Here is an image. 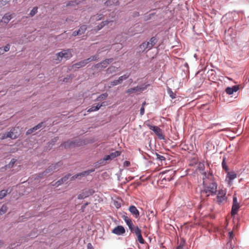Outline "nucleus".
Wrapping results in <instances>:
<instances>
[{"label": "nucleus", "instance_id": "5", "mask_svg": "<svg viewBox=\"0 0 249 249\" xmlns=\"http://www.w3.org/2000/svg\"><path fill=\"white\" fill-rule=\"evenodd\" d=\"M113 60V59L108 58L102 61L101 62L96 64L94 66V68L102 70L103 68H106Z\"/></svg>", "mask_w": 249, "mask_h": 249}, {"label": "nucleus", "instance_id": "11", "mask_svg": "<svg viewBox=\"0 0 249 249\" xmlns=\"http://www.w3.org/2000/svg\"><path fill=\"white\" fill-rule=\"evenodd\" d=\"M70 175L68 174L63 178H61L60 179L58 180L56 182H55L54 183H53V182H52L51 184L53 186H56L58 187L59 185L62 184L65 182H66L70 178Z\"/></svg>", "mask_w": 249, "mask_h": 249}, {"label": "nucleus", "instance_id": "33", "mask_svg": "<svg viewBox=\"0 0 249 249\" xmlns=\"http://www.w3.org/2000/svg\"><path fill=\"white\" fill-rule=\"evenodd\" d=\"M167 92L168 94L169 95L170 97L172 99H175L176 97V94L175 93H174L171 89L168 88L167 89Z\"/></svg>", "mask_w": 249, "mask_h": 249}, {"label": "nucleus", "instance_id": "43", "mask_svg": "<svg viewBox=\"0 0 249 249\" xmlns=\"http://www.w3.org/2000/svg\"><path fill=\"white\" fill-rule=\"evenodd\" d=\"M37 12V8L36 7H35L33 8V9L31 11L29 15L31 17L34 16L35 14H36Z\"/></svg>", "mask_w": 249, "mask_h": 249}, {"label": "nucleus", "instance_id": "28", "mask_svg": "<svg viewBox=\"0 0 249 249\" xmlns=\"http://www.w3.org/2000/svg\"><path fill=\"white\" fill-rule=\"evenodd\" d=\"M119 3V2L118 0H108L105 3L107 5H111L112 4L117 5Z\"/></svg>", "mask_w": 249, "mask_h": 249}, {"label": "nucleus", "instance_id": "8", "mask_svg": "<svg viewBox=\"0 0 249 249\" xmlns=\"http://www.w3.org/2000/svg\"><path fill=\"white\" fill-rule=\"evenodd\" d=\"M58 56L60 58L64 57L66 59H70L72 57V54L71 50H63L58 53Z\"/></svg>", "mask_w": 249, "mask_h": 249}, {"label": "nucleus", "instance_id": "13", "mask_svg": "<svg viewBox=\"0 0 249 249\" xmlns=\"http://www.w3.org/2000/svg\"><path fill=\"white\" fill-rule=\"evenodd\" d=\"M234 234L232 231L229 232V241L226 244L227 249H233L232 246V239L233 238Z\"/></svg>", "mask_w": 249, "mask_h": 249}, {"label": "nucleus", "instance_id": "56", "mask_svg": "<svg viewBox=\"0 0 249 249\" xmlns=\"http://www.w3.org/2000/svg\"><path fill=\"white\" fill-rule=\"evenodd\" d=\"M79 35H80V33H79V32H78V31H75L72 33V35L73 36H76Z\"/></svg>", "mask_w": 249, "mask_h": 249}, {"label": "nucleus", "instance_id": "40", "mask_svg": "<svg viewBox=\"0 0 249 249\" xmlns=\"http://www.w3.org/2000/svg\"><path fill=\"white\" fill-rule=\"evenodd\" d=\"M226 158L225 157H224L223 159V160H222V167L225 170V171H228L229 170V168H228V166L226 164Z\"/></svg>", "mask_w": 249, "mask_h": 249}, {"label": "nucleus", "instance_id": "39", "mask_svg": "<svg viewBox=\"0 0 249 249\" xmlns=\"http://www.w3.org/2000/svg\"><path fill=\"white\" fill-rule=\"evenodd\" d=\"M185 244V241L184 239H181L179 245L177 247V249H183Z\"/></svg>", "mask_w": 249, "mask_h": 249}, {"label": "nucleus", "instance_id": "48", "mask_svg": "<svg viewBox=\"0 0 249 249\" xmlns=\"http://www.w3.org/2000/svg\"><path fill=\"white\" fill-rule=\"evenodd\" d=\"M111 154H112L113 157L115 158L121 155V152H120L119 151H116L114 152L111 153Z\"/></svg>", "mask_w": 249, "mask_h": 249}, {"label": "nucleus", "instance_id": "16", "mask_svg": "<svg viewBox=\"0 0 249 249\" xmlns=\"http://www.w3.org/2000/svg\"><path fill=\"white\" fill-rule=\"evenodd\" d=\"M129 211L136 218H138L140 217V213L135 206L133 205L130 206L129 207Z\"/></svg>", "mask_w": 249, "mask_h": 249}, {"label": "nucleus", "instance_id": "22", "mask_svg": "<svg viewBox=\"0 0 249 249\" xmlns=\"http://www.w3.org/2000/svg\"><path fill=\"white\" fill-rule=\"evenodd\" d=\"M118 69V68L115 66H111L106 70V73L107 74H112L115 72L117 71Z\"/></svg>", "mask_w": 249, "mask_h": 249}, {"label": "nucleus", "instance_id": "1", "mask_svg": "<svg viewBox=\"0 0 249 249\" xmlns=\"http://www.w3.org/2000/svg\"><path fill=\"white\" fill-rule=\"evenodd\" d=\"M203 175V189L202 193L206 194L207 196L215 195L217 191V184L213 175L210 172H205Z\"/></svg>", "mask_w": 249, "mask_h": 249}, {"label": "nucleus", "instance_id": "34", "mask_svg": "<svg viewBox=\"0 0 249 249\" xmlns=\"http://www.w3.org/2000/svg\"><path fill=\"white\" fill-rule=\"evenodd\" d=\"M123 219L127 225L132 222V220L130 218L126 215H123L122 216Z\"/></svg>", "mask_w": 249, "mask_h": 249}, {"label": "nucleus", "instance_id": "52", "mask_svg": "<svg viewBox=\"0 0 249 249\" xmlns=\"http://www.w3.org/2000/svg\"><path fill=\"white\" fill-rule=\"evenodd\" d=\"M130 162L129 161L126 160L124 162V166L125 167H128V166H130Z\"/></svg>", "mask_w": 249, "mask_h": 249}, {"label": "nucleus", "instance_id": "18", "mask_svg": "<svg viewBox=\"0 0 249 249\" xmlns=\"http://www.w3.org/2000/svg\"><path fill=\"white\" fill-rule=\"evenodd\" d=\"M7 134L8 138L11 139H16L19 135L18 132H15V128H13L11 131L7 132Z\"/></svg>", "mask_w": 249, "mask_h": 249}, {"label": "nucleus", "instance_id": "3", "mask_svg": "<svg viewBox=\"0 0 249 249\" xmlns=\"http://www.w3.org/2000/svg\"><path fill=\"white\" fill-rule=\"evenodd\" d=\"M226 193L227 192L225 189H219L218 190L216 196V201L219 204H221V203L226 202Z\"/></svg>", "mask_w": 249, "mask_h": 249}, {"label": "nucleus", "instance_id": "12", "mask_svg": "<svg viewBox=\"0 0 249 249\" xmlns=\"http://www.w3.org/2000/svg\"><path fill=\"white\" fill-rule=\"evenodd\" d=\"M93 193V191L92 190H84L82 193L79 194L78 196V198L79 199H82L87 197L89 196Z\"/></svg>", "mask_w": 249, "mask_h": 249}, {"label": "nucleus", "instance_id": "49", "mask_svg": "<svg viewBox=\"0 0 249 249\" xmlns=\"http://www.w3.org/2000/svg\"><path fill=\"white\" fill-rule=\"evenodd\" d=\"M16 160L14 159H12L10 163H9L8 164V166L9 168L10 167H12L14 165V164H15V163L16 162Z\"/></svg>", "mask_w": 249, "mask_h": 249}, {"label": "nucleus", "instance_id": "7", "mask_svg": "<svg viewBox=\"0 0 249 249\" xmlns=\"http://www.w3.org/2000/svg\"><path fill=\"white\" fill-rule=\"evenodd\" d=\"M239 208L240 205L237 202V198L236 196H234L233 198V204L231 211V215H234L236 214Z\"/></svg>", "mask_w": 249, "mask_h": 249}, {"label": "nucleus", "instance_id": "61", "mask_svg": "<svg viewBox=\"0 0 249 249\" xmlns=\"http://www.w3.org/2000/svg\"><path fill=\"white\" fill-rule=\"evenodd\" d=\"M145 104H146L145 102H144L142 103V107H144V106H145Z\"/></svg>", "mask_w": 249, "mask_h": 249}, {"label": "nucleus", "instance_id": "27", "mask_svg": "<svg viewBox=\"0 0 249 249\" xmlns=\"http://www.w3.org/2000/svg\"><path fill=\"white\" fill-rule=\"evenodd\" d=\"M108 96V94L107 93H104L101 95H100L96 99L97 101H101L102 100H105Z\"/></svg>", "mask_w": 249, "mask_h": 249}, {"label": "nucleus", "instance_id": "32", "mask_svg": "<svg viewBox=\"0 0 249 249\" xmlns=\"http://www.w3.org/2000/svg\"><path fill=\"white\" fill-rule=\"evenodd\" d=\"M99 59V56L98 55H95L91 56V57L88 58V59H86V60H87L88 64L91 61H96L97 60Z\"/></svg>", "mask_w": 249, "mask_h": 249}, {"label": "nucleus", "instance_id": "30", "mask_svg": "<svg viewBox=\"0 0 249 249\" xmlns=\"http://www.w3.org/2000/svg\"><path fill=\"white\" fill-rule=\"evenodd\" d=\"M106 160L103 158V159L100 160L96 163H95L94 166L96 168L100 167L101 165L105 164Z\"/></svg>", "mask_w": 249, "mask_h": 249}, {"label": "nucleus", "instance_id": "24", "mask_svg": "<svg viewBox=\"0 0 249 249\" xmlns=\"http://www.w3.org/2000/svg\"><path fill=\"white\" fill-rule=\"evenodd\" d=\"M104 103H102L101 104H98L97 106H92L91 107H90V108H89L88 110V112H92V111H97L98 110H99L100 107L103 106V104Z\"/></svg>", "mask_w": 249, "mask_h": 249}, {"label": "nucleus", "instance_id": "29", "mask_svg": "<svg viewBox=\"0 0 249 249\" xmlns=\"http://www.w3.org/2000/svg\"><path fill=\"white\" fill-rule=\"evenodd\" d=\"M237 177L236 174L233 172H229L227 174V178H229V180H232L235 178Z\"/></svg>", "mask_w": 249, "mask_h": 249}, {"label": "nucleus", "instance_id": "58", "mask_svg": "<svg viewBox=\"0 0 249 249\" xmlns=\"http://www.w3.org/2000/svg\"><path fill=\"white\" fill-rule=\"evenodd\" d=\"M4 53V51H3V49L2 48H0V54H3Z\"/></svg>", "mask_w": 249, "mask_h": 249}, {"label": "nucleus", "instance_id": "54", "mask_svg": "<svg viewBox=\"0 0 249 249\" xmlns=\"http://www.w3.org/2000/svg\"><path fill=\"white\" fill-rule=\"evenodd\" d=\"M34 131H36V130L35 129H33V128H32L31 129H30L28 130L27 132H26V134H30L32 133H33Z\"/></svg>", "mask_w": 249, "mask_h": 249}, {"label": "nucleus", "instance_id": "14", "mask_svg": "<svg viewBox=\"0 0 249 249\" xmlns=\"http://www.w3.org/2000/svg\"><path fill=\"white\" fill-rule=\"evenodd\" d=\"M135 234L137 237V239L138 241L141 244H144L145 241L143 239L142 233H141V230L138 227H136V230L135 231Z\"/></svg>", "mask_w": 249, "mask_h": 249}, {"label": "nucleus", "instance_id": "25", "mask_svg": "<svg viewBox=\"0 0 249 249\" xmlns=\"http://www.w3.org/2000/svg\"><path fill=\"white\" fill-rule=\"evenodd\" d=\"M113 20H105L102 21L99 25L97 26V30H101L102 28H103L105 26L107 25L109 22H112Z\"/></svg>", "mask_w": 249, "mask_h": 249}, {"label": "nucleus", "instance_id": "10", "mask_svg": "<svg viewBox=\"0 0 249 249\" xmlns=\"http://www.w3.org/2000/svg\"><path fill=\"white\" fill-rule=\"evenodd\" d=\"M125 230L122 226L116 227L112 231V232L118 235L123 234L125 233Z\"/></svg>", "mask_w": 249, "mask_h": 249}, {"label": "nucleus", "instance_id": "51", "mask_svg": "<svg viewBox=\"0 0 249 249\" xmlns=\"http://www.w3.org/2000/svg\"><path fill=\"white\" fill-rule=\"evenodd\" d=\"M10 49V45L9 44H7V45H6L4 49H3V51H4V53L6 52H7Z\"/></svg>", "mask_w": 249, "mask_h": 249}, {"label": "nucleus", "instance_id": "62", "mask_svg": "<svg viewBox=\"0 0 249 249\" xmlns=\"http://www.w3.org/2000/svg\"><path fill=\"white\" fill-rule=\"evenodd\" d=\"M116 206L117 208H119V207H121V205L118 204L117 205H116Z\"/></svg>", "mask_w": 249, "mask_h": 249}, {"label": "nucleus", "instance_id": "50", "mask_svg": "<svg viewBox=\"0 0 249 249\" xmlns=\"http://www.w3.org/2000/svg\"><path fill=\"white\" fill-rule=\"evenodd\" d=\"M198 168H199V170L203 171L204 168V164L199 163L198 164Z\"/></svg>", "mask_w": 249, "mask_h": 249}, {"label": "nucleus", "instance_id": "19", "mask_svg": "<svg viewBox=\"0 0 249 249\" xmlns=\"http://www.w3.org/2000/svg\"><path fill=\"white\" fill-rule=\"evenodd\" d=\"M52 168H50V166L43 172L38 174L37 177L35 179L42 178L45 176H46L47 174H52L51 170Z\"/></svg>", "mask_w": 249, "mask_h": 249}, {"label": "nucleus", "instance_id": "46", "mask_svg": "<svg viewBox=\"0 0 249 249\" xmlns=\"http://www.w3.org/2000/svg\"><path fill=\"white\" fill-rule=\"evenodd\" d=\"M110 84V86H109V87L111 88V87H113V86H116V85H117L118 84H120L118 81V79H117V80H113V81L111 82Z\"/></svg>", "mask_w": 249, "mask_h": 249}, {"label": "nucleus", "instance_id": "20", "mask_svg": "<svg viewBox=\"0 0 249 249\" xmlns=\"http://www.w3.org/2000/svg\"><path fill=\"white\" fill-rule=\"evenodd\" d=\"M88 64L87 60L86 59H84L80 62L76 63L72 65L73 68H75L77 69H79L82 67H84Z\"/></svg>", "mask_w": 249, "mask_h": 249}, {"label": "nucleus", "instance_id": "15", "mask_svg": "<svg viewBox=\"0 0 249 249\" xmlns=\"http://www.w3.org/2000/svg\"><path fill=\"white\" fill-rule=\"evenodd\" d=\"M239 89L238 85L233 86L232 87H228L225 89V92L229 95L233 94L234 92L237 91Z\"/></svg>", "mask_w": 249, "mask_h": 249}, {"label": "nucleus", "instance_id": "4", "mask_svg": "<svg viewBox=\"0 0 249 249\" xmlns=\"http://www.w3.org/2000/svg\"><path fill=\"white\" fill-rule=\"evenodd\" d=\"M83 144V142L81 141H68L61 144L62 146L65 148H71L75 146H80Z\"/></svg>", "mask_w": 249, "mask_h": 249}, {"label": "nucleus", "instance_id": "26", "mask_svg": "<svg viewBox=\"0 0 249 249\" xmlns=\"http://www.w3.org/2000/svg\"><path fill=\"white\" fill-rule=\"evenodd\" d=\"M62 165V163L59 161L57 163L50 165V168H53V170L57 171L59 169V167Z\"/></svg>", "mask_w": 249, "mask_h": 249}, {"label": "nucleus", "instance_id": "38", "mask_svg": "<svg viewBox=\"0 0 249 249\" xmlns=\"http://www.w3.org/2000/svg\"><path fill=\"white\" fill-rule=\"evenodd\" d=\"M103 18V15L102 14H99L97 16H93L91 17V18L93 20H95L96 21L100 20Z\"/></svg>", "mask_w": 249, "mask_h": 249}, {"label": "nucleus", "instance_id": "55", "mask_svg": "<svg viewBox=\"0 0 249 249\" xmlns=\"http://www.w3.org/2000/svg\"><path fill=\"white\" fill-rule=\"evenodd\" d=\"M104 159H105V160L106 161L108 160H111V159L109 155L105 156Z\"/></svg>", "mask_w": 249, "mask_h": 249}, {"label": "nucleus", "instance_id": "59", "mask_svg": "<svg viewBox=\"0 0 249 249\" xmlns=\"http://www.w3.org/2000/svg\"><path fill=\"white\" fill-rule=\"evenodd\" d=\"M88 205V203H86L84 206H82V209H84L85 207Z\"/></svg>", "mask_w": 249, "mask_h": 249}, {"label": "nucleus", "instance_id": "36", "mask_svg": "<svg viewBox=\"0 0 249 249\" xmlns=\"http://www.w3.org/2000/svg\"><path fill=\"white\" fill-rule=\"evenodd\" d=\"M87 26L85 25H83L80 27V28L79 29V30L78 31V32H79V33H80V35H82L85 32V31L87 30Z\"/></svg>", "mask_w": 249, "mask_h": 249}, {"label": "nucleus", "instance_id": "53", "mask_svg": "<svg viewBox=\"0 0 249 249\" xmlns=\"http://www.w3.org/2000/svg\"><path fill=\"white\" fill-rule=\"evenodd\" d=\"M144 114V107H142L140 109V114L141 116Z\"/></svg>", "mask_w": 249, "mask_h": 249}, {"label": "nucleus", "instance_id": "42", "mask_svg": "<svg viewBox=\"0 0 249 249\" xmlns=\"http://www.w3.org/2000/svg\"><path fill=\"white\" fill-rule=\"evenodd\" d=\"M7 194V190H1L0 191V199H2L4 198Z\"/></svg>", "mask_w": 249, "mask_h": 249}, {"label": "nucleus", "instance_id": "60", "mask_svg": "<svg viewBox=\"0 0 249 249\" xmlns=\"http://www.w3.org/2000/svg\"><path fill=\"white\" fill-rule=\"evenodd\" d=\"M110 156V158L111 159V160H112L113 159H114V158L113 157L112 154L111 153L110 154H109Z\"/></svg>", "mask_w": 249, "mask_h": 249}, {"label": "nucleus", "instance_id": "35", "mask_svg": "<svg viewBox=\"0 0 249 249\" xmlns=\"http://www.w3.org/2000/svg\"><path fill=\"white\" fill-rule=\"evenodd\" d=\"M7 211V207L5 205H3L0 209V215L4 214Z\"/></svg>", "mask_w": 249, "mask_h": 249}, {"label": "nucleus", "instance_id": "41", "mask_svg": "<svg viewBox=\"0 0 249 249\" xmlns=\"http://www.w3.org/2000/svg\"><path fill=\"white\" fill-rule=\"evenodd\" d=\"M157 42V39L155 37H152L150 39L149 41H148L149 44H150V45H151V48L156 44Z\"/></svg>", "mask_w": 249, "mask_h": 249}, {"label": "nucleus", "instance_id": "64", "mask_svg": "<svg viewBox=\"0 0 249 249\" xmlns=\"http://www.w3.org/2000/svg\"><path fill=\"white\" fill-rule=\"evenodd\" d=\"M53 140H55L54 141H56L58 140V138H55Z\"/></svg>", "mask_w": 249, "mask_h": 249}, {"label": "nucleus", "instance_id": "2", "mask_svg": "<svg viewBox=\"0 0 249 249\" xmlns=\"http://www.w3.org/2000/svg\"><path fill=\"white\" fill-rule=\"evenodd\" d=\"M149 129L152 130L160 140H164L165 137L163 134L162 130L157 126L153 125L150 124H146Z\"/></svg>", "mask_w": 249, "mask_h": 249}, {"label": "nucleus", "instance_id": "17", "mask_svg": "<svg viewBox=\"0 0 249 249\" xmlns=\"http://www.w3.org/2000/svg\"><path fill=\"white\" fill-rule=\"evenodd\" d=\"M143 90L144 88H142L141 87L137 86L136 87L128 89L126 90V93L128 94H131L135 92H140L143 91Z\"/></svg>", "mask_w": 249, "mask_h": 249}, {"label": "nucleus", "instance_id": "9", "mask_svg": "<svg viewBox=\"0 0 249 249\" xmlns=\"http://www.w3.org/2000/svg\"><path fill=\"white\" fill-rule=\"evenodd\" d=\"M94 169H91L87 171H83L81 173L77 174L75 175L74 176H72L71 178V180H74L75 178H78L79 177H83L84 176H86L89 175L90 173L93 172L94 171Z\"/></svg>", "mask_w": 249, "mask_h": 249}, {"label": "nucleus", "instance_id": "45", "mask_svg": "<svg viewBox=\"0 0 249 249\" xmlns=\"http://www.w3.org/2000/svg\"><path fill=\"white\" fill-rule=\"evenodd\" d=\"M7 138H8V134H7V132H5L4 133L0 134V139L4 140V139H7Z\"/></svg>", "mask_w": 249, "mask_h": 249}, {"label": "nucleus", "instance_id": "37", "mask_svg": "<svg viewBox=\"0 0 249 249\" xmlns=\"http://www.w3.org/2000/svg\"><path fill=\"white\" fill-rule=\"evenodd\" d=\"M127 226L129 228V229L131 231V232L135 233V231L136 230V227L134 226V225L132 222H131L130 224H128Z\"/></svg>", "mask_w": 249, "mask_h": 249}, {"label": "nucleus", "instance_id": "63", "mask_svg": "<svg viewBox=\"0 0 249 249\" xmlns=\"http://www.w3.org/2000/svg\"><path fill=\"white\" fill-rule=\"evenodd\" d=\"M54 171H56V170H53V168H52V169L51 170L52 173Z\"/></svg>", "mask_w": 249, "mask_h": 249}, {"label": "nucleus", "instance_id": "47", "mask_svg": "<svg viewBox=\"0 0 249 249\" xmlns=\"http://www.w3.org/2000/svg\"><path fill=\"white\" fill-rule=\"evenodd\" d=\"M156 159L158 160H165V157H164L163 156L160 155L157 153H156Z\"/></svg>", "mask_w": 249, "mask_h": 249}, {"label": "nucleus", "instance_id": "21", "mask_svg": "<svg viewBox=\"0 0 249 249\" xmlns=\"http://www.w3.org/2000/svg\"><path fill=\"white\" fill-rule=\"evenodd\" d=\"M151 48V45H150V44H149L148 42H144L140 45V49L142 51H144L146 49L150 50Z\"/></svg>", "mask_w": 249, "mask_h": 249}, {"label": "nucleus", "instance_id": "44", "mask_svg": "<svg viewBox=\"0 0 249 249\" xmlns=\"http://www.w3.org/2000/svg\"><path fill=\"white\" fill-rule=\"evenodd\" d=\"M43 126H44V123L41 122V123L38 124L37 125L33 127V129H35L36 130L38 129L41 128Z\"/></svg>", "mask_w": 249, "mask_h": 249}, {"label": "nucleus", "instance_id": "6", "mask_svg": "<svg viewBox=\"0 0 249 249\" xmlns=\"http://www.w3.org/2000/svg\"><path fill=\"white\" fill-rule=\"evenodd\" d=\"M176 171L173 170H167L162 173V175H165V177L163 178L162 180L170 181L175 175Z\"/></svg>", "mask_w": 249, "mask_h": 249}, {"label": "nucleus", "instance_id": "31", "mask_svg": "<svg viewBox=\"0 0 249 249\" xmlns=\"http://www.w3.org/2000/svg\"><path fill=\"white\" fill-rule=\"evenodd\" d=\"M129 74H124V75L119 77L118 81L120 83V84H121L124 80L127 79L129 77Z\"/></svg>", "mask_w": 249, "mask_h": 249}, {"label": "nucleus", "instance_id": "57", "mask_svg": "<svg viewBox=\"0 0 249 249\" xmlns=\"http://www.w3.org/2000/svg\"><path fill=\"white\" fill-rule=\"evenodd\" d=\"M74 3L77 4L78 3V2H76V1H71V3H69L68 4H67V5H74Z\"/></svg>", "mask_w": 249, "mask_h": 249}, {"label": "nucleus", "instance_id": "23", "mask_svg": "<svg viewBox=\"0 0 249 249\" xmlns=\"http://www.w3.org/2000/svg\"><path fill=\"white\" fill-rule=\"evenodd\" d=\"M12 15L9 14H6L3 17L1 20L5 23H7L12 18Z\"/></svg>", "mask_w": 249, "mask_h": 249}]
</instances>
